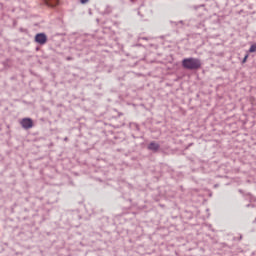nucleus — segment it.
<instances>
[{
  "mask_svg": "<svg viewBox=\"0 0 256 256\" xmlns=\"http://www.w3.org/2000/svg\"><path fill=\"white\" fill-rule=\"evenodd\" d=\"M182 66L191 71L201 69V60L199 58H186L182 61Z\"/></svg>",
  "mask_w": 256,
  "mask_h": 256,
  "instance_id": "nucleus-1",
  "label": "nucleus"
},
{
  "mask_svg": "<svg viewBox=\"0 0 256 256\" xmlns=\"http://www.w3.org/2000/svg\"><path fill=\"white\" fill-rule=\"evenodd\" d=\"M20 125L23 129H31L33 128V120L31 118H24L20 121Z\"/></svg>",
  "mask_w": 256,
  "mask_h": 256,
  "instance_id": "nucleus-2",
  "label": "nucleus"
},
{
  "mask_svg": "<svg viewBox=\"0 0 256 256\" xmlns=\"http://www.w3.org/2000/svg\"><path fill=\"white\" fill-rule=\"evenodd\" d=\"M35 41L39 43V45H45V43H47V35H45V33L36 34Z\"/></svg>",
  "mask_w": 256,
  "mask_h": 256,
  "instance_id": "nucleus-3",
  "label": "nucleus"
},
{
  "mask_svg": "<svg viewBox=\"0 0 256 256\" xmlns=\"http://www.w3.org/2000/svg\"><path fill=\"white\" fill-rule=\"evenodd\" d=\"M148 149L150 151H159V144L157 142H151L149 145H148Z\"/></svg>",
  "mask_w": 256,
  "mask_h": 256,
  "instance_id": "nucleus-4",
  "label": "nucleus"
},
{
  "mask_svg": "<svg viewBox=\"0 0 256 256\" xmlns=\"http://www.w3.org/2000/svg\"><path fill=\"white\" fill-rule=\"evenodd\" d=\"M255 51H256V44H253L249 49V53H255Z\"/></svg>",
  "mask_w": 256,
  "mask_h": 256,
  "instance_id": "nucleus-5",
  "label": "nucleus"
},
{
  "mask_svg": "<svg viewBox=\"0 0 256 256\" xmlns=\"http://www.w3.org/2000/svg\"><path fill=\"white\" fill-rule=\"evenodd\" d=\"M49 7H55L56 5H59V0H56V4L53 5L50 2H46Z\"/></svg>",
  "mask_w": 256,
  "mask_h": 256,
  "instance_id": "nucleus-6",
  "label": "nucleus"
},
{
  "mask_svg": "<svg viewBox=\"0 0 256 256\" xmlns=\"http://www.w3.org/2000/svg\"><path fill=\"white\" fill-rule=\"evenodd\" d=\"M247 59H249V54H246L242 60V63H247Z\"/></svg>",
  "mask_w": 256,
  "mask_h": 256,
  "instance_id": "nucleus-7",
  "label": "nucleus"
},
{
  "mask_svg": "<svg viewBox=\"0 0 256 256\" xmlns=\"http://www.w3.org/2000/svg\"><path fill=\"white\" fill-rule=\"evenodd\" d=\"M80 3L82 4L89 3V0H80Z\"/></svg>",
  "mask_w": 256,
  "mask_h": 256,
  "instance_id": "nucleus-8",
  "label": "nucleus"
}]
</instances>
